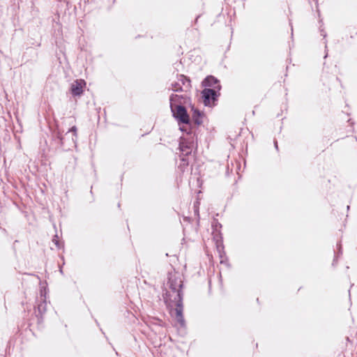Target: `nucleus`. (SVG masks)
<instances>
[{"instance_id":"nucleus-16","label":"nucleus","mask_w":357,"mask_h":357,"mask_svg":"<svg viewBox=\"0 0 357 357\" xmlns=\"http://www.w3.org/2000/svg\"><path fill=\"white\" fill-rule=\"evenodd\" d=\"M53 243L55 244V245H59V240H58V236L55 235L54 237L52 239Z\"/></svg>"},{"instance_id":"nucleus-18","label":"nucleus","mask_w":357,"mask_h":357,"mask_svg":"<svg viewBox=\"0 0 357 357\" xmlns=\"http://www.w3.org/2000/svg\"><path fill=\"white\" fill-rule=\"evenodd\" d=\"M320 32H321V35L324 37V38H326V33L324 31L323 29H320Z\"/></svg>"},{"instance_id":"nucleus-4","label":"nucleus","mask_w":357,"mask_h":357,"mask_svg":"<svg viewBox=\"0 0 357 357\" xmlns=\"http://www.w3.org/2000/svg\"><path fill=\"white\" fill-rule=\"evenodd\" d=\"M62 133L63 131L61 130L58 123H56L55 127L51 130L50 149L68 151L72 148L70 142L66 145V138L63 137Z\"/></svg>"},{"instance_id":"nucleus-22","label":"nucleus","mask_w":357,"mask_h":357,"mask_svg":"<svg viewBox=\"0 0 357 357\" xmlns=\"http://www.w3.org/2000/svg\"><path fill=\"white\" fill-rule=\"evenodd\" d=\"M327 45H326V41L325 42V50H326Z\"/></svg>"},{"instance_id":"nucleus-17","label":"nucleus","mask_w":357,"mask_h":357,"mask_svg":"<svg viewBox=\"0 0 357 357\" xmlns=\"http://www.w3.org/2000/svg\"><path fill=\"white\" fill-rule=\"evenodd\" d=\"M195 208V214L197 216L198 218H199V208L196 206V205H194Z\"/></svg>"},{"instance_id":"nucleus-13","label":"nucleus","mask_w":357,"mask_h":357,"mask_svg":"<svg viewBox=\"0 0 357 357\" xmlns=\"http://www.w3.org/2000/svg\"><path fill=\"white\" fill-rule=\"evenodd\" d=\"M171 87L173 91L174 92H181L184 91L183 88L180 82H174L171 84Z\"/></svg>"},{"instance_id":"nucleus-12","label":"nucleus","mask_w":357,"mask_h":357,"mask_svg":"<svg viewBox=\"0 0 357 357\" xmlns=\"http://www.w3.org/2000/svg\"><path fill=\"white\" fill-rule=\"evenodd\" d=\"M212 235L215 245H223V238L220 231H213Z\"/></svg>"},{"instance_id":"nucleus-2","label":"nucleus","mask_w":357,"mask_h":357,"mask_svg":"<svg viewBox=\"0 0 357 357\" xmlns=\"http://www.w3.org/2000/svg\"><path fill=\"white\" fill-rule=\"evenodd\" d=\"M180 130L186 135V136L180 137L178 146L181 152V162L178 168L181 172H184L186 167L189 165L188 155L191 154L197 139L195 134L191 133L190 129L188 131L184 127H181Z\"/></svg>"},{"instance_id":"nucleus-11","label":"nucleus","mask_w":357,"mask_h":357,"mask_svg":"<svg viewBox=\"0 0 357 357\" xmlns=\"http://www.w3.org/2000/svg\"><path fill=\"white\" fill-rule=\"evenodd\" d=\"M77 128L75 126H73L71 128L68 130V131L66 133L67 135L69 132H72V138L70 142V146L75 147L77 146Z\"/></svg>"},{"instance_id":"nucleus-7","label":"nucleus","mask_w":357,"mask_h":357,"mask_svg":"<svg viewBox=\"0 0 357 357\" xmlns=\"http://www.w3.org/2000/svg\"><path fill=\"white\" fill-rule=\"evenodd\" d=\"M190 100L187 95H178L172 93L169 96V106L185 105Z\"/></svg>"},{"instance_id":"nucleus-14","label":"nucleus","mask_w":357,"mask_h":357,"mask_svg":"<svg viewBox=\"0 0 357 357\" xmlns=\"http://www.w3.org/2000/svg\"><path fill=\"white\" fill-rule=\"evenodd\" d=\"M76 165V158L74 156H71L68 161V165L66 168L74 169Z\"/></svg>"},{"instance_id":"nucleus-21","label":"nucleus","mask_w":357,"mask_h":357,"mask_svg":"<svg viewBox=\"0 0 357 357\" xmlns=\"http://www.w3.org/2000/svg\"><path fill=\"white\" fill-rule=\"evenodd\" d=\"M199 15H198V16L196 17V19H195V23H197V20H198V18H199Z\"/></svg>"},{"instance_id":"nucleus-9","label":"nucleus","mask_w":357,"mask_h":357,"mask_svg":"<svg viewBox=\"0 0 357 357\" xmlns=\"http://www.w3.org/2000/svg\"><path fill=\"white\" fill-rule=\"evenodd\" d=\"M192 118L191 119V123H194L197 126H199L202 124V117H203V112H202L199 109L195 108V107H192Z\"/></svg>"},{"instance_id":"nucleus-20","label":"nucleus","mask_w":357,"mask_h":357,"mask_svg":"<svg viewBox=\"0 0 357 357\" xmlns=\"http://www.w3.org/2000/svg\"><path fill=\"white\" fill-rule=\"evenodd\" d=\"M348 122H349V123H351V126H353V125H354V123L353 121H351V119H349V120H348Z\"/></svg>"},{"instance_id":"nucleus-5","label":"nucleus","mask_w":357,"mask_h":357,"mask_svg":"<svg viewBox=\"0 0 357 357\" xmlns=\"http://www.w3.org/2000/svg\"><path fill=\"white\" fill-rule=\"evenodd\" d=\"M221 85L215 86L214 88H204L202 92V98L204 105L210 107L211 102L218 101V97L220 96Z\"/></svg>"},{"instance_id":"nucleus-10","label":"nucleus","mask_w":357,"mask_h":357,"mask_svg":"<svg viewBox=\"0 0 357 357\" xmlns=\"http://www.w3.org/2000/svg\"><path fill=\"white\" fill-rule=\"evenodd\" d=\"M178 82L182 85L184 91L190 90L191 88L190 79L184 75H177Z\"/></svg>"},{"instance_id":"nucleus-1","label":"nucleus","mask_w":357,"mask_h":357,"mask_svg":"<svg viewBox=\"0 0 357 357\" xmlns=\"http://www.w3.org/2000/svg\"><path fill=\"white\" fill-rule=\"evenodd\" d=\"M169 284L172 289V291L169 292V301H172V298H173L174 302L175 303V308L172 310V314L181 326H183L184 319L183 317V306L181 294L182 280L177 274H170L169 278Z\"/></svg>"},{"instance_id":"nucleus-23","label":"nucleus","mask_w":357,"mask_h":357,"mask_svg":"<svg viewBox=\"0 0 357 357\" xmlns=\"http://www.w3.org/2000/svg\"><path fill=\"white\" fill-rule=\"evenodd\" d=\"M327 56H328V53H327V52H326V54H325V56H324V58H326Z\"/></svg>"},{"instance_id":"nucleus-3","label":"nucleus","mask_w":357,"mask_h":357,"mask_svg":"<svg viewBox=\"0 0 357 357\" xmlns=\"http://www.w3.org/2000/svg\"><path fill=\"white\" fill-rule=\"evenodd\" d=\"M169 108L173 118L180 126L179 128L184 127L188 131L190 129L191 133L193 134L191 128V119L185 106H169Z\"/></svg>"},{"instance_id":"nucleus-15","label":"nucleus","mask_w":357,"mask_h":357,"mask_svg":"<svg viewBox=\"0 0 357 357\" xmlns=\"http://www.w3.org/2000/svg\"><path fill=\"white\" fill-rule=\"evenodd\" d=\"M212 227L213 231H220V229L222 227V225L218 221L217 219H213L212 222Z\"/></svg>"},{"instance_id":"nucleus-19","label":"nucleus","mask_w":357,"mask_h":357,"mask_svg":"<svg viewBox=\"0 0 357 357\" xmlns=\"http://www.w3.org/2000/svg\"><path fill=\"white\" fill-rule=\"evenodd\" d=\"M274 146L276 150H278V142L276 140L274 141Z\"/></svg>"},{"instance_id":"nucleus-8","label":"nucleus","mask_w":357,"mask_h":357,"mask_svg":"<svg viewBox=\"0 0 357 357\" xmlns=\"http://www.w3.org/2000/svg\"><path fill=\"white\" fill-rule=\"evenodd\" d=\"M202 85L205 88H214L215 86L220 85V80L213 75L206 76L202 82Z\"/></svg>"},{"instance_id":"nucleus-6","label":"nucleus","mask_w":357,"mask_h":357,"mask_svg":"<svg viewBox=\"0 0 357 357\" xmlns=\"http://www.w3.org/2000/svg\"><path fill=\"white\" fill-rule=\"evenodd\" d=\"M86 82L82 79H75L70 85V92L73 96H81L84 93V89L86 87Z\"/></svg>"},{"instance_id":"nucleus-24","label":"nucleus","mask_w":357,"mask_h":357,"mask_svg":"<svg viewBox=\"0 0 357 357\" xmlns=\"http://www.w3.org/2000/svg\"><path fill=\"white\" fill-rule=\"evenodd\" d=\"M349 208H350V206H347V210H349Z\"/></svg>"}]
</instances>
